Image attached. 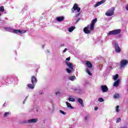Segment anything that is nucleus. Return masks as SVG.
Here are the masks:
<instances>
[{
	"mask_svg": "<svg viewBox=\"0 0 128 128\" xmlns=\"http://www.w3.org/2000/svg\"><path fill=\"white\" fill-rule=\"evenodd\" d=\"M120 79H118L114 84V86H116V88H118V86H120Z\"/></svg>",
	"mask_w": 128,
	"mask_h": 128,
	"instance_id": "nucleus-17",
	"label": "nucleus"
},
{
	"mask_svg": "<svg viewBox=\"0 0 128 128\" xmlns=\"http://www.w3.org/2000/svg\"><path fill=\"white\" fill-rule=\"evenodd\" d=\"M126 10H128V4L126 5Z\"/></svg>",
	"mask_w": 128,
	"mask_h": 128,
	"instance_id": "nucleus-41",
	"label": "nucleus"
},
{
	"mask_svg": "<svg viewBox=\"0 0 128 128\" xmlns=\"http://www.w3.org/2000/svg\"><path fill=\"white\" fill-rule=\"evenodd\" d=\"M78 102H79V104H81L82 108H84V100H82V99L78 98Z\"/></svg>",
	"mask_w": 128,
	"mask_h": 128,
	"instance_id": "nucleus-19",
	"label": "nucleus"
},
{
	"mask_svg": "<svg viewBox=\"0 0 128 128\" xmlns=\"http://www.w3.org/2000/svg\"><path fill=\"white\" fill-rule=\"evenodd\" d=\"M2 28H4L6 32H12V34H22L28 32V30H16L10 26H4Z\"/></svg>",
	"mask_w": 128,
	"mask_h": 128,
	"instance_id": "nucleus-3",
	"label": "nucleus"
},
{
	"mask_svg": "<svg viewBox=\"0 0 128 128\" xmlns=\"http://www.w3.org/2000/svg\"><path fill=\"white\" fill-rule=\"evenodd\" d=\"M31 82L34 86H36V84L38 82V80L36 79V76H32V77Z\"/></svg>",
	"mask_w": 128,
	"mask_h": 128,
	"instance_id": "nucleus-14",
	"label": "nucleus"
},
{
	"mask_svg": "<svg viewBox=\"0 0 128 128\" xmlns=\"http://www.w3.org/2000/svg\"><path fill=\"white\" fill-rule=\"evenodd\" d=\"M11 8H14V7H12V6H11Z\"/></svg>",
	"mask_w": 128,
	"mask_h": 128,
	"instance_id": "nucleus-52",
	"label": "nucleus"
},
{
	"mask_svg": "<svg viewBox=\"0 0 128 128\" xmlns=\"http://www.w3.org/2000/svg\"><path fill=\"white\" fill-rule=\"evenodd\" d=\"M65 64L69 68H70V70H74V65L72 62H66Z\"/></svg>",
	"mask_w": 128,
	"mask_h": 128,
	"instance_id": "nucleus-13",
	"label": "nucleus"
},
{
	"mask_svg": "<svg viewBox=\"0 0 128 128\" xmlns=\"http://www.w3.org/2000/svg\"><path fill=\"white\" fill-rule=\"evenodd\" d=\"M86 72L88 74L89 76H92V74L90 72V68H86Z\"/></svg>",
	"mask_w": 128,
	"mask_h": 128,
	"instance_id": "nucleus-24",
	"label": "nucleus"
},
{
	"mask_svg": "<svg viewBox=\"0 0 128 128\" xmlns=\"http://www.w3.org/2000/svg\"><path fill=\"white\" fill-rule=\"evenodd\" d=\"M31 30H34V29L32 28V29H31Z\"/></svg>",
	"mask_w": 128,
	"mask_h": 128,
	"instance_id": "nucleus-53",
	"label": "nucleus"
},
{
	"mask_svg": "<svg viewBox=\"0 0 128 128\" xmlns=\"http://www.w3.org/2000/svg\"><path fill=\"white\" fill-rule=\"evenodd\" d=\"M8 114H10V113L8 112H6L4 114V118H6V116H8Z\"/></svg>",
	"mask_w": 128,
	"mask_h": 128,
	"instance_id": "nucleus-33",
	"label": "nucleus"
},
{
	"mask_svg": "<svg viewBox=\"0 0 128 128\" xmlns=\"http://www.w3.org/2000/svg\"><path fill=\"white\" fill-rule=\"evenodd\" d=\"M0 12H4V6H0Z\"/></svg>",
	"mask_w": 128,
	"mask_h": 128,
	"instance_id": "nucleus-30",
	"label": "nucleus"
},
{
	"mask_svg": "<svg viewBox=\"0 0 128 128\" xmlns=\"http://www.w3.org/2000/svg\"><path fill=\"white\" fill-rule=\"evenodd\" d=\"M128 64V60H121L120 62V68H124L126 64Z\"/></svg>",
	"mask_w": 128,
	"mask_h": 128,
	"instance_id": "nucleus-11",
	"label": "nucleus"
},
{
	"mask_svg": "<svg viewBox=\"0 0 128 128\" xmlns=\"http://www.w3.org/2000/svg\"><path fill=\"white\" fill-rule=\"evenodd\" d=\"M55 94H56V96H58V94H60V92H56Z\"/></svg>",
	"mask_w": 128,
	"mask_h": 128,
	"instance_id": "nucleus-40",
	"label": "nucleus"
},
{
	"mask_svg": "<svg viewBox=\"0 0 128 128\" xmlns=\"http://www.w3.org/2000/svg\"><path fill=\"white\" fill-rule=\"evenodd\" d=\"M0 16H2V14H0Z\"/></svg>",
	"mask_w": 128,
	"mask_h": 128,
	"instance_id": "nucleus-54",
	"label": "nucleus"
},
{
	"mask_svg": "<svg viewBox=\"0 0 128 128\" xmlns=\"http://www.w3.org/2000/svg\"><path fill=\"white\" fill-rule=\"evenodd\" d=\"M64 16H60L58 17H56V20L57 22H64Z\"/></svg>",
	"mask_w": 128,
	"mask_h": 128,
	"instance_id": "nucleus-15",
	"label": "nucleus"
},
{
	"mask_svg": "<svg viewBox=\"0 0 128 128\" xmlns=\"http://www.w3.org/2000/svg\"><path fill=\"white\" fill-rule=\"evenodd\" d=\"M120 32H122V30L120 29L112 30L108 32V36H114L116 34H120Z\"/></svg>",
	"mask_w": 128,
	"mask_h": 128,
	"instance_id": "nucleus-6",
	"label": "nucleus"
},
{
	"mask_svg": "<svg viewBox=\"0 0 128 128\" xmlns=\"http://www.w3.org/2000/svg\"><path fill=\"white\" fill-rule=\"evenodd\" d=\"M120 120H122V119L120 118H119L118 119H116V124H118V122H120Z\"/></svg>",
	"mask_w": 128,
	"mask_h": 128,
	"instance_id": "nucleus-37",
	"label": "nucleus"
},
{
	"mask_svg": "<svg viewBox=\"0 0 128 128\" xmlns=\"http://www.w3.org/2000/svg\"><path fill=\"white\" fill-rule=\"evenodd\" d=\"M66 104L68 106V108H70L71 110H74V108L72 107V104H70V102H66Z\"/></svg>",
	"mask_w": 128,
	"mask_h": 128,
	"instance_id": "nucleus-22",
	"label": "nucleus"
},
{
	"mask_svg": "<svg viewBox=\"0 0 128 128\" xmlns=\"http://www.w3.org/2000/svg\"><path fill=\"white\" fill-rule=\"evenodd\" d=\"M112 44L115 48L116 52H120V46H118V42H112Z\"/></svg>",
	"mask_w": 128,
	"mask_h": 128,
	"instance_id": "nucleus-9",
	"label": "nucleus"
},
{
	"mask_svg": "<svg viewBox=\"0 0 128 128\" xmlns=\"http://www.w3.org/2000/svg\"><path fill=\"white\" fill-rule=\"evenodd\" d=\"M66 50H68V48H66L64 50H63V52L64 53L66 52Z\"/></svg>",
	"mask_w": 128,
	"mask_h": 128,
	"instance_id": "nucleus-43",
	"label": "nucleus"
},
{
	"mask_svg": "<svg viewBox=\"0 0 128 128\" xmlns=\"http://www.w3.org/2000/svg\"><path fill=\"white\" fill-rule=\"evenodd\" d=\"M113 78H114V80H118V74H116V75L114 76Z\"/></svg>",
	"mask_w": 128,
	"mask_h": 128,
	"instance_id": "nucleus-26",
	"label": "nucleus"
},
{
	"mask_svg": "<svg viewBox=\"0 0 128 128\" xmlns=\"http://www.w3.org/2000/svg\"><path fill=\"white\" fill-rule=\"evenodd\" d=\"M68 100H69V102H76V99L74 98L69 97L68 98Z\"/></svg>",
	"mask_w": 128,
	"mask_h": 128,
	"instance_id": "nucleus-25",
	"label": "nucleus"
},
{
	"mask_svg": "<svg viewBox=\"0 0 128 128\" xmlns=\"http://www.w3.org/2000/svg\"><path fill=\"white\" fill-rule=\"evenodd\" d=\"M74 30H76V26H72L71 27L68 28V31L69 32H74Z\"/></svg>",
	"mask_w": 128,
	"mask_h": 128,
	"instance_id": "nucleus-20",
	"label": "nucleus"
},
{
	"mask_svg": "<svg viewBox=\"0 0 128 128\" xmlns=\"http://www.w3.org/2000/svg\"><path fill=\"white\" fill-rule=\"evenodd\" d=\"M104 2H106V0H102L100 2H98L94 5V8H98V6H100V4H104Z\"/></svg>",
	"mask_w": 128,
	"mask_h": 128,
	"instance_id": "nucleus-16",
	"label": "nucleus"
},
{
	"mask_svg": "<svg viewBox=\"0 0 128 128\" xmlns=\"http://www.w3.org/2000/svg\"><path fill=\"white\" fill-rule=\"evenodd\" d=\"M44 94V90H42L39 92V94Z\"/></svg>",
	"mask_w": 128,
	"mask_h": 128,
	"instance_id": "nucleus-39",
	"label": "nucleus"
},
{
	"mask_svg": "<svg viewBox=\"0 0 128 128\" xmlns=\"http://www.w3.org/2000/svg\"><path fill=\"white\" fill-rule=\"evenodd\" d=\"M38 118H34L32 119H30L28 120H24L22 121H20L19 124H34L36 122H38Z\"/></svg>",
	"mask_w": 128,
	"mask_h": 128,
	"instance_id": "nucleus-5",
	"label": "nucleus"
},
{
	"mask_svg": "<svg viewBox=\"0 0 128 128\" xmlns=\"http://www.w3.org/2000/svg\"><path fill=\"white\" fill-rule=\"evenodd\" d=\"M84 122H89L90 120H92V116H90V114L86 113L84 116Z\"/></svg>",
	"mask_w": 128,
	"mask_h": 128,
	"instance_id": "nucleus-7",
	"label": "nucleus"
},
{
	"mask_svg": "<svg viewBox=\"0 0 128 128\" xmlns=\"http://www.w3.org/2000/svg\"><path fill=\"white\" fill-rule=\"evenodd\" d=\"M86 84H88V82H86Z\"/></svg>",
	"mask_w": 128,
	"mask_h": 128,
	"instance_id": "nucleus-57",
	"label": "nucleus"
},
{
	"mask_svg": "<svg viewBox=\"0 0 128 128\" xmlns=\"http://www.w3.org/2000/svg\"><path fill=\"white\" fill-rule=\"evenodd\" d=\"M36 112H38V110H36Z\"/></svg>",
	"mask_w": 128,
	"mask_h": 128,
	"instance_id": "nucleus-51",
	"label": "nucleus"
},
{
	"mask_svg": "<svg viewBox=\"0 0 128 128\" xmlns=\"http://www.w3.org/2000/svg\"><path fill=\"white\" fill-rule=\"evenodd\" d=\"M36 72H38V70H36Z\"/></svg>",
	"mask_w": 128,
	"mask_h": 128,
	"instance_id": "nucleus-56",
	"label": "nucleus"
},
{
	"mask_svg": "<svg viewBox=\"0 0 128 128\" xmlns=\"http://www.w3.org/2000/svg\"><path fill=\"white\" fill-rule=\"evenodd\" d=\"M98 22V18L93 19L90 24H88L86 27L84 28L83 31L84 34H92V32L94 30V24Z\"/></svg>",
	"mask_w": 128,
	"mask_h": 128,
	"instance_id": "nucleus-2",
	"label": "nucleus"
},
{
	"mask_svg": "<svg viewBox=\"0 0 128 128\" xmlns=\"http://www.w3.org/2000/svg\"><path fill=\"white\" fill-rule=\"evenodd\" d=\"M98 59L99 60H104V58L102 56H99L98 57Z\"/></svg>",
	"mask_w": 128,
	"mask_h": 128,
	"instance_id": "nucleus-34",
	"label": "nucleus"
},
{
	"mask_svg": "<svg viewBox=\"0 0 128 128\" xmlns=\"http://www.w3.org/2000/svg\"><path fill=\"white\" fill-rule=\"evenodd\" d=\"M5 19L6 20H8V18H6Z\"/></svg>",
	"mask_w": 128,
	"mask_h": 128,
	"instance_id": "nucleus-50",
	"label": "nucleus"
},
{
	"mask_svg": "<svg viewBox=\"0 0 128 128\" xmlns=\"http://www.w3.org/2000/svg\"><path fill=\"white\" fill-rule=\"evenodd\" d=\"M114 98H120V94L116 93L114 94Z\"/></svg>",
	"mask_w": 128,
	"mask_h": 128,
	"instance_id": "nucleus-28",
	"label": "nucleus"
},
{
	"mask_svg": "<svg viewBox=\"0 0 128 128\" xmlns=\"http://www.w3.org/2000/svg\"><path fill=\"white\" fill-rule=\"evenodd\" d=\"M118 36H119V38H122V35L120 34V35Z\"/></svg>",
	"mask_w": 128,
	"mask_h": 128,
	"instance_id": "nucleus-48",
	"label": "nucleus"
},
{
	"mask_svg": "<svg viewBox=\"0 0 128 128\" xmlns=\"http://www.w3.org/2000/svg\"><path fill=\"white\" fill-rule=\"evenodd\" d=\"M18 81V77L14 74L10 76H0V86L2 84L8 86V84H12L14 86H16Z\"/></svg>",
	"mask_w": 128,
	"mask_h": 128,
	"instance_id": "nucleus-1",
	"label": "nucleus"
},
{
	"mask_svg": "<svg viewBox=\"0 0 128 128\" xmlns=\"http://www.w3.org/2000/svg\"><path fill=\"white\" fill-rule=\"evenodd\" d=\"M68 80L72 82H74V80H76V78L74 76H72L68 77Z\"/></svg>",
	"mask_w": 128,
	"mask_h": 128,
	"instance_id": "nucleus-21",
	"label": "nucleus"
},
{
	"mask_svg": "<svg viewBox=\"0 0 128 128\" xmlns=\"http://www.w3.org/2000/svg\"><path fill=\"white\" fill-rule=\"evenodd\" d=\"M15 54H16V56H18V52L16 51H15Z\"/></svg>",
	"mask_w": 128,
	"mask_h": 128,
	"instance_id": "nucleus-46",
	"label": "nucleus"
},
{
	"mask_svg": "<svg viewBox=\"0 0 128 128\" xmlns=\"http://www.w3.org/2000/svg\"><path fill=\"white\" fill-rule=\"evenodd\" d=\"M94 110H98V107H94Z\"/></svg>",
	"mask_w": 128,
	"mask_h": 128,
	"instance_id": "nucleus-44",
	"label": "nucleus"
},
{
	"mask_svg": "<svg viewBox=\"0 0 128 128\" xmlns=\"http://www.w3.org/2000/svg\"><path fill=\"white\" fill-rule=\"evenodd\" d=\"M46 52H48V54H50V50H46Z\"/></svg>",
	"mask_w": 128,
	"mask_h": 128,
	"instance_id": "nucleus-45",
	"label": "nucleus"
},
{
	"mask_svg": "<svg viewBox=\"0 0 128 128\" xmlns=\"http://www.w3.org/2000/svg\"><path fill=\"white\" fill-rule=\"evenodd\" d=\"M6 106V102H4V103L3 104L2 106Z\"/></svg>",
	"mask_w": 128,
	"mask_h": 128,
	"instance_id": "nucleus-47",
	"label": "nucleus"
},
{
	"mask_svg": "<svg viewBox=\"0 0 128 128\" xmlns=\"http://www.w3.org/2000/svg\"><path fill=\"white\" fill-rule=\"evenodd\" d=\"M28 8L27 7L23 8L22 10L21 11V14H26V17L28 18V16H30V11L26 10Z\"/></svg>",
	"mask_w": 128,
	"mask_h": 128,
	"instance_id": "nucleus-10",
	"label": "nucleus"
},
{
	"mask_svg": "<svg viewBox=\"0 0 128 128\" xmlns=\"http://www.w3.org/2000/svg\"><path fill=\"white\" fill-rule=\"evenodd\" d=\"M73 121H74V119H73Z\"/></svg>",
	"mask_w": 128,
	"mask_h": 128,
	"instance_id": "nucleus-55",
	"label": "nucleus"
},
{
	"mask_svg": "<svg viewBox=\"0 0 128 128\" xmlns=\"http://www.w3.org/2000/svg\"><path fill=\"white\" fill-rule=\"evenodd\" d=\"M75 10H77V14H76V24H78V22H80V8L78 7V6L76 4V3H75L72 8V14H74V12Z\"/></svg>",
	"mask_w": 128,
	"mask_h": 128,
	"instance_id": "nucleus-4",
	"label": "nucleus"
},
{
	"mask_svg": "<svg viewBox=\"0 0 128 128\" xmlns=\"http://www.w3.org/2000/svg\"><path fill=\"white\" fill-rule=\"evenodd\" d=\"M98 100L100 102H104V98H98Z\"/></svg>",
	"mask_w": 128,
	"mask_h": 128,
	"instance_id": "nucleus-31",
	"label": "nucleus"
},
{
	"mask_svg": "<svg viewBox=\"0 0 128 128\" xmlns=\"http://www.w3.org/2000/svg\"><path fill=\"white\" fill-rule=\"evenodd\" d=\"M28 88H29V90H34V85L30 84H28Z\"/></svg>",
	"mask_w": 128,
	"mask_h": 128,
	"instance_id": "nucleus-23",
	"label": "nucleus"
},
{
	"mask_svg": "<svg viewBox=\"0 0 128 128\" xmlns=\"http://www.w3.org/2000/svg\"><path fill=\"white\" fill-rule=\"evenodd\" d=\"M66 62H68L69 60H70V57H68L66 58Z\"/></svg>",
	"mask_w": 128,
	"mask_h": 128,
	"instance_id": "nucleus-38",
	"label": "nucleus"
},
{
	"mask_svg": "<svg viewBox=\"0 0 128 128\" xmlns=\"http://www.w3.org/2000/svg\"><path fill=\"white\" fill-rule=\"evenodd\" d=\"M76 90L80 94H82V91L80 88L76 89Z\"/></svg>",
	"mask_w": 128,
	"mask_h": 128,
	"instance_id": "nucleus-29",
	"label": "nucleus"
},
{
	"mask_svg": "<svg viewBox=\"0 0 128 128\" xmlns=\"http://www.w3.org/2000/svg\"><path fill=\"white\" fill-rule=\"evenodd\" d=\"M60 113L62 114H64V116H66V113L64 112L62 110H60Z\"/></svg>",
	"mask_w": 128,
	"mask_h": 128,
	"instance_id": "nucleus-32",
	"label": "nucleus"
},
{
	"mask_svg": "<svg viewBox=\"0 0 128 128\" xmlns=\"http://www.w3.org/2000/svg\"><path fill=\"white\" fill-rule=\"evenodd\" d=\"M99 68H100V70H102V65H100L99 66Z\"/></svg>",
	"mask_w": 128,
	"mask_h": 128,
	"instance_id": "nucleus-42",
	"label": "nucleus"
},
{
	"mask_svg": "<svg viewBox=\"0 0 128 128\" xmlns=\"http://www.w3.org/2000/svg\"><path fill=\"white\" fill-rule=\"evenodd\" d=\"M86 66L89 68H92V64L90 61H87L86 62Z\"/></svg>",
	"mask_w": 128,
	"mask_h": 128,
	"instance_id": "nucleus-18",
	"label": "nucleus"
},
{
	"mask_svg": "<svg viewBox=\"0 0 128 128\" xmlns=\"http://www.w3.org/2000/svg\"><path fill=\"white\" fill-rule=\"evenodd\" d=\"M116 112H120V106H116Z\"/></svg>",
	"mask_w": 128,
	"mask_h": 128,
	"instance_id": "nucleus-35",
	"label": "nucleus"
},
{
	"mask_svg": "<svg viewBox=\"0 0 128 128\" xmlns=\"http://www.w3.org/2000/svg\"><path fill=\"white\" fill-rule=\"evenodd\" d=\"M66 72H67L68 74H71V72H72V70L67 68H66Z\"/></svg>",
	"mask_w": 128,
	"mask_h": 128,
	"instance_id": "nucleus-27",
	"label": "nucleus"
},
{
	"mask_svg": "<svg viewBox=\"0 0 128 128\" xmlns=\"http://www.w3.org/2000/svg\"><path fill=\"white\" fill-rule=\"evenodd\" d=\"M28 96H26L25 99L24 100L23 102L24 104H26V100H28Z\"/></svg>",
	"mask_w": 128,
	"mask_h": 128,
	"instance_id": "nucleus-36",
	"label": "nucleus"
},
{
	"mask_svg": "<svg viewBox=\"0 0 128 128\" xmlns=\"http://www.w3.org/2000/svg\"><path fill=\"white\" fill-rule=\"evenodd\" d=\"M101 90L103 92H106L108 90V88L106 85H102L101 86Z\"/></svg>",
	"mask_w": 128,
	"mask_h": 128,
	"instance_id": "nucleus-12",
	"label": "nucleus"
},
{
	"mask_svg": "<svg viewBox=\"0 0 128 128\" xmlns=\"http://www.w3.org/2000/svg\"><path fill=\"white\" fill-rule=\"evenodd\" d=\"M115 10L114 7L112 8L107 12L106 13V16H114Z\"/></svg>",
	"mask_w": 128,
	"mask_h": 128,
	"instance_id": "nucleus-8",
	"label": "nucleus"
},
{
	"mask_svg": "<svg viewBox=\"0 0 128 128\" xmlns=\"http://www.w3.org/2000/svg\"><path fill=\"white\" fill-rule=\"evenodd\" d=\"M42 48H44V45H42Z\"/></svg>",
	"mask_w": 128,
	"mask_h": 128,
	"instance_id": "nucleus-49",
	"label": "nucleus"
}]
</instances>
